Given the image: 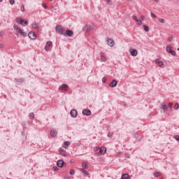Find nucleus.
<instances>
[{
  "instance_id": "1",
  "label": "nucleus",
  "mask_w": 179,
  "mask_h": 179,
  "mask_svg": "<svg viewBox=\"0 0 179 179\" xmlns=\"http://www.w3.org/2000/svg\"><path fill=\"white\" fill-rule=\"evenodd\" d=\"M14 30L17 31V34H20V36H22V37H27V32L24 31L23 29H21L19 28V27L17 24H14L13 26Z\"/></svg>"
},
{
  "instance_id": "2",
  "label": "nucleus",
  "mask_w": 179,
  "mask_h": 179,
  "mask_svg": "<svg viewBox=\"0 0 179 179\" xmlns=\"http://www.w3.org/2000/svg\"><path fill=\"white\" fill-rule=\"evenodd\" d=\"M16 23H17L18 24H21V26H27L29 24V21L27 20L17 18Z\"/></svg>"
},
{
  "instance_id": "3",
  "label": "nucleus",
  "mask_w": 179,
  "mask_h": 179,
  "mask_svg": "<svg viewBox=\"0 0 179 179\" xmlns=\"http://www.w3.org/2000/svg\"><path fill=\"white\" fill-rule=\"evenodd\" d=\"M106 152H107V148H106V147H101L99 148V152L94 153V156H101V155H106Z\"/></svg>"
},
{
  "instance_id": "4",
  "label": "nucleus",
  "mask_w": 179,
  "mask_h": 179,
  "mask_svg": "<svg viewBox=\"0 0 179 179\" xmlns=\"http://www.w3.org/2000/svg\"><path fill=\"white\" fill-rule=\"evenodd\" d=\"M84 31H86L87 33H91L92 30H94V25H85L83 27Z\"/></svg>"
},
{
  "instance_id": "5",
  "label": "nucleus",
  "mask_w": 179,
  "mask_h": 179,
  "mask_svg": "<svg viewBox=\"0 0 179 179\" xmlns=\"http://www.w3.org/2000/svg\"><path fill=\"white\" fill-rule=\"evenodd\" d=\"M56 31L57 33H59V34H62L64 36V34H65V30L64 29V27H62V26L61 25H57L56 27Z\"/></svg>"
},
{
  "instance_id": "6",
  "label": "nucleus",
  "mask_w": 179,
  "mask_h": 179,
  "mask_svg": "<svg viewBox=\"0 0 179 179\" xmlns=\"http://www.w3.org/2000/svg\"><path fill=\"white\" fill-rule=\"evenodd\" d=\"M166 52H168L169 54H171V55H173V57H176V55H177V53H176V51L173 50L171 46H166Z\"/></svg>"
},
{
  "instance_id": "7",
  "label": "nucleus",
  "mask_w": 179,
  "mask_h": 179,
  "mask_svg": "<svg viewBox=\"0 0 179 179\" xmlns=\"http://www.w3.org/2000/svg\"><path fill=\"white\" fill-rule=\"evenodd\" d=\"M51 47H52V42L49 41L46 43V45L45 46V51H50Z\"/></svg>"
},
{
  "instance_id": "8",
  "label": "nucleus",
  "mask_w": 179,
  "mask_h": 179,
  "mask_svg": "<svg viewBox=\"0 0 179 179\" xmlns=\"http://www.w3.org/2000/svg\"><path fill=\"white\" fill-rule=\"evenodd\" d=\"M63 36H68V37H72L73 36V31L67 29Z\"/></svg>"
},
{
  "instance_id": "9",
  "label": "nucleus",
  "mask_w": 179,
  "mask_h": 179,
  "mask_svg": "<svg viewBox=\"0 0 179 179\" xmlns=\"http://www.w3.org/2000/svg\"><path fill=\"white\" fill-rule=\"evenodd\" d=\"M28 36L29 38H31V40H36V38H37V36L33 31L29 32Z\"/></svg>"
},
{
  "instance_id": "10",
  "label": "nucleus",
  "mask_w": 179,
  "mask_h": 179,
  "mask_svg": "<svg viewBox=\"0 0 179 179\" xmlns=\"http://www.w3.org/2000/svg\"><path fill=\"white\" fill-rule=\"evenodd\" d=\"M83 115H87V117H89V115H92V111L89 109H84L83 110Z\"/></svg>"
},
{
  "instance_id": "11",
  "label": "nucleus",
  "mask_w": 179,
  "mask_h": 179,
  "mask_svg": "<svg viewBox=\"0 0 179 179\" xmlns=\"http://www.w3.org/2000/svg\"><path fill=\"white\" fill-rule=\"evenodd\" d=\"M155 62L158 65V66H163V65H164V63L159 59H156Z\"/></svg>"
},
{
  "instance_id": "12",
  "label": "nucleus",
  "mask_w": 179,
  "mask_h": 179,
  "mask_svg": "<svg viewBox=\"0 0 179 179\" xmlns=\"http://www.w3.org/2000/svg\"><path fill=\"white\" fill-rule=\"evenodd\" d=\"M70 114L71 117H73V118H76V117H78V111L75 109L71 110Z\"/></svg>"
},
{
  "instance_id": "13",
  "label": "nucleus",
  "mask_w": 179,
  "mask_h": 179,
  "mask_svg": "<svg viewBox=\"0 0 179 179\" xmlns=\"http://www.w3.org/2000/svg\"><path fill=\"white\" fill-rule=\"evenodd\" d=\"M59 90L65 92L68 90V85H66V84H63L62 86L59 87Z\"/></svg>"
},
{
  "instance_id": "14",
  "label": "nucleus",
  "mask_w": 179,
  "mask_h": 179,
  "mask_svg": "<svg viewBox=\"0 0 179 179\" xmlns=\"http://www.w3.org/2000/svg\"><path fill=\"white\" fill-rule=\"evenodd\" d=\"M108 44L110 47H114L115 45V42L113 39H108Z\"/></svg>"
},
{
  "instance_id": "15",
  "label": "nucleus",
  "mask_w": 179,
  "mask_h": 179,
  "mask_svg": "<svg viewBox=\"0 0 179 179\" xmlns=\"http://www.w3.org/2000/svg\"><path fill=\"white\" fill-rule=\"evenodd\" d=\"M117 85H118V82H117V80H113L110 83V87H115V86H117Z\"/></svg>"
},
{
  "instance_id": "16",
  "label": "nucleus",
  "mask_w": 179,
  "mask_h": 179,
  "mask_svg": "<svg viewBox=\"0 0 179 179\" xmlns=\"http://www.w3.org/2000/svg\"><path fill=\"white\" fill-rule=\"evenodd\" d=\"M130 54L132 57H136V55H138V50L136 49L131 50Z\"/></svg>"
},
{
  "instance_id": "17",
  "label": "nucleus",
  "mask_w": 179,
  "mask_h": 179,
  "mask_svg": "<svg viewBox=\"0 0 179 179\" xmlns=\"http://www.w3.org/2000/svg\"><path fill=\"white\" fill-rule=\"evenodd\" d=\"M64 163L65 162H64V161H62V160H59L58 162H57V166H58V167H64Z\"/></svg>"
},
{
  "instance_id": "18",
  "label": "nucleus",
  "mask_w": 179,
  "mask_h": 179,
  "mask_svg": "<svg viewBox=\"0 0 179 179\" xmlns=\"http://www.w3.org/2000/svg\"><path fill=\"white\" fill-rule=\"evenodd\" d=\"M71 145V142L69 141H65L64 143V146L63 148H64V149H67L68 148V146Z\"/></svg>"
},
{
  "instance_id": "19",
  "label": "nucleus",
  "mask_w": 179,
  "mask_h": 179,
  "mask_svg": "<svg viewBox=\"0 0 179 179\" xmlns=\"http://www.w3.org/2000/svg\"><path fill=\"white\" fill-rule=\"evenodd\" d=\"M122 179H131V177H129V175L124 173L122 175Z\"/></svg>"
},
{
  "instance_id": "20",
  "label": "nucleus",
  "mask_w": 179,
  "mask_h": 179,
  "mask_svg": "<svg viewBox=\"0 0 179 179\" xmlns=\"http://www.w3.org/2000/svg\"><path fill=\"white\" fill-rule=\"evenodd\" d=\"M162 110H163L164 111H167L168 108H167V105L166 104H162L161 106Z\"/></svg>"
},
{
  "instance_id": "21",
  "label": "nucleus",
  "mask_w": 179,
  "mask_h": 179,
  "mask_svg": "<svg viewBox=\"0 0 179 179\" xmlns=\"http://www.w3.org/2000/svg\"><path fill=\"white\" fill-rule=\"evenodd\" d=\"M50 135H51V136L55 138V136H57V131L55 130H52L50 131Z\"/></svg>"
},
{
  "instance_id": "22",
  "label": "nucleus",
  "mask_w": 179,
  "mask_h": 179,
  "mask_svg": "<svg viewBox=\"0 0 179 179\" xmlns=\"http://www.w3.org/2000/svg\"><path fill=\"white\" fill-rule=\"evenodd\" d=\"M59 153L62 156H66V151L64 150H60Z\"/></svg>"
},
{
  "instance_id": "23",
  "label": "nucleus",
  "mask_w": 179,
  "mask_h": 179,
  "mask_svg": "<svg viewBox=\"0 0 179 179\" xmlns=\"http://www.w3.org/2000/svg\"><path fill=\"white\" fill-rule=\"evenodd\" d=\"M80 171H81V173H83V174H85V176H89V172L83 169H80Z\"/></svg>"
},
{
  "instance_id": "24",
  "label": "nucleus",
  "mask_w": 179,
  "mask_h": 179,
  "mask_svg": "<svg viewBox=\"0 0 179 179\" xmlns=\"http://www.w3.org/2000/svg\"><path fill=\"white\" fill-rule=\"evenodd\" d=\"M32 27H33V29H37V27H38V24L36 22H34L32 24Z\"/></svg>"
},
{
  "instance_id": "25",
  "label": "nucleus",
  "mask_w": 179,
  "mask_h": 179,
  "mask_svg": "<svg viewBox=\"0 0 179 179\" xmlns=\"http://www.w3.org/2000/svg\"><path fill=\"white\" fill-rule=\"evenodd\" d=\"M29 118H30L31 120H34V113H31L29 114Z\"/></svg>"
},
{
  "instance_id": "26",
  "label": "nucleus",
  "mask_w": 179,
  "mask_h": 179,
  "mask_svg": "<svg viewBox=\"0 0 179 179\" xmlns=\"http://www.w3.org/2000/svg\"><path fill=\"white\" fill-rule=\"evenodd\" d=\"M154 176H155V177H160V176H162V173L160 172H155L154 173Z\"/></svg>"
},
{
  "instance_id": "27",
  "label": "nucleus",
  "mask_w": 179,
  "mask_h": 179,
  "mask_svg": "<svg viewBox=\"0 0 179 179\" xmlns=\"http://www.w3.org/2000/svg\"><path fill=\"white\" fill-rule=\"evenodd\" d=\"M136 23L139 25V26H141L142 24V21L141 20H136Z\"/></svg>"
},
{
  "instance_id": "28",
  "label": "nucleus",
  "mask_w": 179,
  "mask_h": 179,
  "mask_svg": "<svg viewBox=\"0 0 179 179\" xmlns=\"http://www.w3.org/2000/svg\"><path fill=\"white\" fill-rule=\"evenodd\" d=\"M106 57H104V55H101V60L103 62H106Z\"/></svg>"
},
{
  "instance_id": "29",
  "label": "nucleus",
  "mask_w": 179,
  "mask_h": 179,
  "mask_svg": "<svg viewBox=\"0 0 179 179\" xmlns=\"http://www.w3.org/2000/svg\"><path fill=\"white\" fill-rule=\"evenodd\" d=\"M82 166L84 169H87V164L86 162H83Z\"/></svg>"
},
{
  "instance_id": "30",
  "label": "nucleus",
  "mask_w": 179,
  "mask_h": 179,
  "mask_svg": "<svg viewBox=\"0 0 179 179\" xmlns=\"http://www.w3.org/2000/svg\"><path fill=\"white\" fill-rule=\"evenodd\" d=\"M144 30H145V31H149V27H148L147 25H144Z\"/></svg>"
},
{
  "instance_id": "31",
  "label": "nucleus",
  "mask_w": 179,
  "mask_h": 179,
  "mask_svg": "<svg viewBox=\"0 0 179 179\" xmlns=\"http://www.w3.org/2000/svg\"><path fill=\"white\" fill-rule=\"evenodd\" d=\"M174 108H175L176 110H178V108H179V104H178V103H176L175 104Z\"/></svg>"
},
{
  "instance_id": "32",
  "label": "nucleus",
  "mask_w": 179,
  "mask_h": 179,
  "mask_svg": "<svg viewBox=\"0 0 179 179\" xmlns=\"http://www.w3.org/2000/svg\"><path fill=\"white\" fill-rule=\"evenodd\" d=\"M168 107H169V108H173V103L169 102V104H168Z\"/></svg>"
},
{
  "instance_id": "33",
  "label": "nucleus",
  "mask_w": 179,
  "mask_h": 179,
  "mask_svg": "<svg viewBox=\"0 0 179 179\" xmlns=\"http://www.w3.org/2000/svg\"><path fill=\"white\" fill-rule=\"evenodd\" d=\"M106 2L108 5H113V1H111V0H106Z\"/></svg>"
},
{
  "instance_id": "34",
  "label": "nucleus",
  "mask_w": 179,
  "mask_h": 179,
  "mask_svg": "<svg viewBox=\"0 0 179 179\" xmlns=\"http://www.w3.org/2000/svg\"><path fill=\"white\" fill-rule=\"evenodd\" d=\"M70 174L71 176H73V174H75V170H73V169L70 170Z\"/></svg>"
},
{
  "instance_id": "35",
  "label": "nucleus",
  "mask_w": 179,
  "mask_h": 179,
  "mask_svg": "<svg viewBox=\"0 0 179 179\" xmlns=\"http://www.w3.org/2000/svg\"><path fill=\"white\" fill-rule=\"evenodd\" d=\"M159 22H160V23H164V19H162V18H159Z\"/></svg>"
},
{
  "instance_id": "36",
  "label": "nucleus",
  "mask_w": 179,
  "mask_h": 179,
  "mask_svg": "<svg viewBox=\"0 0 179 179\" xmlns=\"http://www.w3.org/2000/svg\"><path fill=\"white\" fill-rule=\"evenodd\" d=\"M150 15H151V17H157V16L156 15V14H155V13H151Z\"/></svg>"
},
{
  "instance_id": "37",
  "label": "nucleus",
  "mask_w": 179,
  "mask_h": 179,
  "mask_svg": "<svg viewBox=\"0 0 179 179\" xmlns=\"http://www.w3.org/2000/svg\"><path fill=\"white\" fill-rule=\"evenodd\" d=\"M10 5L15 4V0H9Z\"/></svg>"
},
{
  "instance_id": "38",
  "label": "nucleus",
  "mask_w": 179,
  "mask_h": 179,
  "mask_svg": "<svg viewBox=\"0 0 179 179\" xmlns=\"http://www.w3.org/2000/svg\"><path fill=\"white\" fill-rule=\"evenodd\" d=\"M132 19H133V20H135V22H136V20H138V18L136 17V15H133Z\"/></svg>"
},
{
  "instance_id": "39",
  "label": "nucleus",
  "mask_w": 179,
  "mask_h": 179,
  "mask_svg": "<svg viewBox=\"0 0 179 179\" xmlns=\"http://www.w3.org/2000/svg\"><path fill=\"white\" fill-rule=\"evenodd\" d=\"M100 150V148H99V147H94V152H97V150Z\"/></svg>"
},
{
  "instance_id": "40",
  "label": "nucleus",
  "mask_w": 179,
  "mask_h": 179,
  "mask_svg": "<svg viewBox=\"0 0 179 179\" xmlns=\"http://www.w3.org/2000/svg\"><path fill=\"white\" fill-rule=\"evenodd\" d=\"M21 12H24V5L21 6Z\"/></svg>"
},
{
  "instance_id": "41",
  "label": "nucleus",
  "mask_w": 179,
  "mask_h": 179,
  "mask_svg": "<svg viewBox=\"0 0 179 179\" xmlns=\"http://www.w3.org/2000/svg\"><path fill=\"white\" fill-rule=\"evenodd\" d=\"M54 171H58V167L54 166L53 168Z\"/></svg>"
},
{
  "instance_id": "42",
  "label": "nucleus",
  "mask_w": 179,
  "mask_h": 179,
  "mask_svg": "<svg viewBox=\"0 0 179 179\" xmlns=\"http://www.w3.org/2000/svg\"><path fill=\"white\" fill-rule=\"evenodd\" d=\"M145 19H146V18L145 17V15H141V20H145Z\"/></svg>"
},
{
  "instance_id": "43",
  "label": "nucleus",
  "mask_w": 179,
  "mask_h": 179,
  "mask_svg": "<svg viewBox=\"0 0 179 179\" xmlns=\"http://www.w3.org/2000/svg\"><path fill=\"white\" fill-rule=\"evenodd\" d=\"M42 6L44 7L45 9L47 8V5H45L44 3H42Z\"/></svg>"
},
{
  "instance_id": "44",
  "label": "nucleus",
  "mask_w": 179,
  "mask_h": 179,
  "mask_svg": "<svg viewBox=\"0 0 179 179\" xmlns=\"http://www.w3.org/2000/svg\"><path fill=\"white\" fill-rule=\"evenodd\" d=\"M151 1H152L153 2L157 3V2H159L160 0H151Z\"/></svg>"
},
{
  "instance_id": "45",
  "label": "nucleus",
  "mask_w": 179,
  "mask_h": 179,
  "mask_svg": "<svg viewBox=\"0 0 179 179\" xmlns=\"http://www.w3.org/2000/svg\"><path fill=\"white\" fill-rule=\"evenodd\" d=\"M0 48H3V44L0 43Z\"/></svg>"
},
{
  "instance_id": "46",
  "label": "nucleus",
  "mask_w": 179,
  "mask_h": 179,
  "mask_svg": "<svg viewBox=\"0 0 179 179\" xmlns=\"http://www.w3.org/2000/svg\"><path fill=\"white\" fill-rule=\"evenodd\" d=\"M2 36H3V32H0V37H2Z\"/></svg>"
},
{
  "instance_id": "47",
  "label": "nucleus",
  "mask_w": 179,
  "mask_h": 179,
  "mask_svg": "<svg viewBox=\"0 0 179 179\" xmlns=\"http://www.w3.org/2000/svg\"><path fill=\"white\" fill-rule=\"evenodd\" d=\"M106 80H107L106 79V78H102V81L104 83V82H106Z\"/></svg>"
},
{
  "instance_id": "48",
  "label": "nucleus",
  "mask_w": 179,
  "mask_h": 179,
  "mask_svg": "<svg viewBox=\"0 0 179 179\" xmlns=\"http://www.w3.org/2000/svg\"><path fill=\"white\" fill-rule=\"evenodd\" d=\"M125 156H126V157H129V154H126Z\"/></svg>"
},
{
  "instance_id": "49",
  "label": "nucleus",
  "mask_w": 179,
  "mask_h": 179,
  "mask_svg": "<svg viewBox=\"0 0 179 179\" xmlns=\"http://www.w3.org/2000/svg\"><path fill=\"white\" fill-rule=\"evenodd\" d=\"M3 0H0V2H2Z\"/></svg>"
},
{
  "instance_id": "50",
  "label": "nucleus",
  "mask_w": 179,
  "mask_h": 179,
  "mask_svg": "<svg viewBox=\"0 0 179 179\" xmlns=\"http://www.w3.org/2000/svg\"><path fill=\"white\" fill-rule=\"evenodd\" d=\"M178 51H179V48H178Z\"/></svg>"
},
{
  "instance_id": "51",
  "label": "nucleus",
  "mask_w": 179,
  "mask_h": 179,
  "mask_svg": "<svg viewBox=\"0 0 179 179\" xmlns=\"http://www.w3.org/2000/svg\"><path fill=\"white\" fill-rule=\"evenodd\" d=\"M49 1H52V0H49Z\"/></svg>"
}]
</instances>
